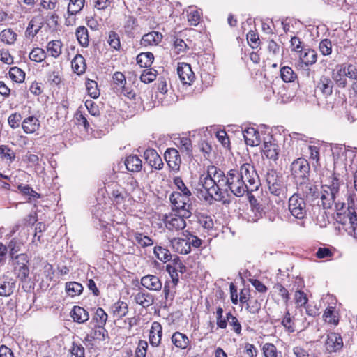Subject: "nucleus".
Masks as SVG:
<instances>
[{
	"mask_svg": "<svg viewBox=\"0 0 357 357\" xmlns=\"http://www.w3.org/2000/svg\"><path fill=\"white\" fill-rule=\"evenodd\" d=\"M337 195L328 189H321L320 197L321 206L325 209H329L335 204L337 211V222L343 225L344 230L349 235L357 239V215L355 208L356 201L357 200L356 195L355 192H351L347 195V208L343 212H341V211L344 208V203L335 202V198Z\"/></svg>",
	"mask_w": 357,
	"mask_h": 357,
	"instance_id": "nucleus-1",
	"label": "nucleus"
},
{
	"mask_svg": "<svg viewBox=\"0 0 357 357\" xmlns=\"http://www.w3.org/2000/svg\"><path fill=\"white\" fill-rule=\"evenodd\" d=\"M259 185L258 174L250 163H243L238 170L231 169L227 172V192L229 189L236 197H243L248 191L257 190Z\"/></svg>",
	"mask_w": 357,
	"mask_h": 357,
	"instance_id": "nucleus-2",
	"label": "nucleus"
},
{
	"mask_svg": "<svg viewBox=\"0 0 357 357\" xmlns=\"http://www.w3.org/2000/svg\"><path fill=\"white\" fill-rule=\"evenodd\" d=\"M227 174L215 165H208L206 172L201 174L199 185L205 191L204 199L206 201L213 199L225 204L227 201Z\"/></svg>",
	"mask_w": 357,
	"mask_h": 357,
	"instance_id": "nucleus-3",
	"label": "nucleus"
},
{
	"mask_svg": "<svg viewBox=\"0 0 357 357\" xmlns=\"http://www.w3.org/2000/svg\"><path fill=\"white\" fill-rule=\"evenodd\" d=\"M266 183L269 192L276 197L275 202H284L287 197V186L284 183L282 176L274 169H270L266 174Z\"/></svg>",
	"mask_w": 357,
	"mask_h": 357,
	"instance_id": "nucleus-4",
	"label": "nucleus"
},
{
	"mask_svg": "<svg viewBox=\"0 0 357 357\" xmlns=\"http://www.w3.org/2000/svg\"><path fill=\"white\" fill-rule=\"evenodd\" d=\"M192 194H183L181 192H172L169 196L172 211L183 215H192Z\"/></svg>",
	"mask_w": 357,
	"mask_h": 357,
	"instance_id": "nucleus-5",
	"label": "nucleus"
},
{
	"mask_svg": "<svg viewBox=\"0 0 357 357\" xmlns=\"http://www.w3.org/2000/svg\"><path fill=\"white\" fill-rule=\"evenodd\" d=\"M13 273L22 283L29 281V257L26 253H20L14 259H11Z\"/></svg>",
	"mask_w": 357,
	"mask_h": 357,
	"instance_id": "nucleus-6",
	"label": "nucleus"
},
{
	"mask_svg": "<svg viewBox=\"0 0 357 357\" xmlns=\"http://www.w3.org/2000/svg\"><path fill=\"white\" fill-rule=\"evenodd\" d=\"M248 199L250 204L252 211L255 217L259 218L265 213V209L267 205V199L263 192H259L258 188L254 191H248L247 193Z\"/></svg>",
	"mask_w": 357,
	"mask_h": 357,
	"instance_id": "nucleus-7",
	"label": "nucleus"
},
{
	"mask_svg": "<svg viewBox=\"0 0 357 357\" xmlns=\"http://www.w3.org/2000/svg\"><path fill=\"white\" fill-rule=\"evenodd\" d=\"M191 215H183L176 212L166 214L162 218L165 228L172 232H178L183 231L186 227L185 220L190 218Z\"/></svg>",
	"mask_w": 357,
	"mask_h": 357,
	"instance_id": "nucleus-8",
	"label": "nucleus"
},
{
	"mask_svg": "<svg viewBox=\"0 0 357 357\" xmlns=\"http://www.w3.org/2000/svg\"><path fill=\"white\" fill-rule=\"evenodd\" d=\"M310 169V167L308 161L303 158H298L294 160L291 165V175L296 183L308 181Z\"/></svg>",
	"mask_w": 357,
	"mask_h": 357,
	"instance_id": "nucleus-9",
	"label": "nucleus"
},
{
	"mask_svg": "<svg viewBox=\"0 0 357 357\" xmlns=\"http://www.w3.org/2000/svg\"><path fill=\"white\" fill-rule=\"evenodd\" d=\"M288 208L290 213L296 219L302 220L307 215L305 202L298 193H294L289 197Z\"/></svg>",
	"mask_w": 357,
	"mask_h": 357,
	"instance_id": "nucleus-10",
	"label": "nucleus"
},
{
	"mask_svg": "<svg viewBox=\"0 0 357 357\" xmlns=\"http://www.w3.org/2000/svg\"><path fill=\"white\" fill-rule=\"evenodd\" d=\"M166 271L172 278L173 287H176L179 281L178 273L186 272V267L178 256H176L170 263L166 266Z\"/></svg>",
	"mask_w": 357,
	"mask_h": 357,
	"instance_id": "nucleus-11",
	"label": "nucleus"
},
{
	"mask_svg": "<svg viewBox=\"0 0 357 357\" xmlns=\"http://www.w3.org/2000/svg\"><path fill=\"white\" fill-rule=\"evenodd\" d=\"M91 330L89 333L84 337V342L86 346L93 347L94 346V341H103L105 339V336L108 335V332L105 328V326L90 324Z\"/></svg>",
	"mask_w": 357,
	"mask_h": 357,
	"instance_id": "nucleus-12",
	"label": "nucleus"
},
{
	"mask_svg": "<svg viewBox=\"0 0 357 357\" xmlns=\"http://www.w3.org/2000/svg\"><path fill=\"white\" fill-rule=\"evenodd\" d=\"M340 318V310L336 308V306H328L322 314L324 324L333 328H335L339 324Z\"/></svg>",
	"mask_w": 357,
	"mask_h": 357,
	"instance_id": "nucleus-13",
	"label": "nucleus"
},
{
	"mask_svg": "<svg viewBox=\"0 0 357 357\" xmlns=\"http://www.w3.org/2000/svg\"><path fill=\"white\" fill-rule=\"evenodd\" d=\"M114 88L121 92L125 96L129 98H134L135 93L132 91H129L126 87V79L123 73L116 71L112 75Z\"/></svg>",
	"mask_w": 357,
	"mask_h": 357,
	"instance_id": "nucleus-14",
	"label": "nucleus"
},
{
	"mask_svg": "<svg viewBox=\"0 0 357 357\" xmlns=\"http://www.w3.org/2000/svg\"><path fill=\"white\" fill-rule=\"evenodd\" d=\"M343 346V340L340 333L331 332L327 335L325 347L329 353L339 351L342 349Z\"/></svg>",
	"mask_w": 357,
	"mask_h": 357,
	"instance_id": "nucleus-15",
	"label": "nucleus"
},
{
	"mask_svg": "<svg viewBox=\"0 0 357 357\" xmlns=\"http://www.w3.org/2000/svg\"><path fill=\"white\" fill-rule=\"evenodd\" d=\"M321 189H328L331 191L339 194L340 188L342 181L339 175L335 172H328L322 180Z\"/></svg>",
	"mask_w": 357,
	"mask_h": 357,
	"instance_id": "nucleus-16",
	"label": "nucleus"
},
{
	"mask_svg": "<svg viewBox=\"0 0 357 357\" xmlns=\"http://www.w3.org/2000/svg\"><path fill=\"white\" fill-rule=\"evenodd\" d=\"M165 160L168 167L174 172L180 169L181 158L179 152L174 148H168L164 154Z\"/></svg>",
	"mask_w": 357,
	"mask_h": 357,
	"instance_id": "nucleus-17",
	"label": "nucleus"
},
{
	"mask_svg": "<svg viewBox=\"0 0 357 357\" xmlns=\"http://www.w3.org/2000/svg\"><path fill=\"white\" fill-rule=\"evenodd\" d=\"M163 328L160 323L153 321L149 333V342L153 347H158L162 342Z\"/></svg>",
	"mask_w": 357,
	"mask_h": 357,
	"instance_id": "nucleus-18",
	"label": "nucleus"
},
{
	"mask_svg": "<svg viewBox=\"0 0 357 357\" xmlns=\"http://www.w3.org/2000/svg\"><path fill=\"white\" fill-rule=\"evenodd\" d=\"M298 183V190L307 199L314 200L319 197V192L317 185L309 182V180L300 181Z\"/></svg>",
	"mask_w": 357,
	"mask_h": 357,
	"instance_id": "nucleus-19",
	"label": "nucleus"
},
{
	"mask_svg": "<svg viewBox=\"0 0 357 357\" xmlns=\"http://www.w3.org/2000/svg\"><path fill=\"white\" fill-rule=\"evenodd\" d=\"M177 73L183 84L190 85L195 80V73L192 70L191 66L187 63H178Z\"/></svg>",
	"mask_w": 357,
	"mask_h": 357,
	"instance_id": "nucleus-20",
	"label": "nucleus"
},
{
	"mask_svg": "<svg viewBox=\"0 0 357 357\" xmlns=\"http://www.w3.org/2000/svg\"><path fill=\"white\" fill-rule=\"evenodd\" d=\"M144 158L146 162L152 168L157 170H160L163 168L164 163L162 160L154 149H147L144 153Z\"/></svg>",
	"mask_w": 357,
	"mask_h": 357,
	"instance_id": "nucleus-21",
	"label": "nucleus"
},
{
	"mask_svg": "<svg viewBox=\"0 0 357 357\" xmlns=\"http://www.w3.org/2000/svg\"><path fill=\"white\" fill-rule=\"evenodd\" d=\"M172 344L181 350H190L192 349L191 341L189 337L184 333L176 331L171 337Z\"/></svg>",
	"mask_w": 357,
	"mask_h": 357,
	"instance_id": "nucleus-22",
	"label": "nucleus"
},
{
	"mask_svg": "<svg viewBox=\"0 0 357 357\" xmlns=\"http://www.w3.org/2000/svg\"><path fill=\"white\" fill-rule=\"evenodd\" d=\"M333 82L330 77L327 76H321L316 84V91L327 98L333 93Z\"/></svg>",
	"mask_w": 357,
	"mask_h": 357,
	"instance_id": "nucleus-23",
	"label": "nucleus"
},
{
	"mask_svg": "<svg viewBox=\"0 0 357 357\" xmlns=\"http://www.w3.org/2000/svg\"><path fill=\"white\" fill-rule=\"evenodd\" d=\"M40 120L35 115L29 116L22 121V128L26 134H34L40 130Z\"/></svg>",
	"mask_w": 357,
	"mask_h": 357,
	"instance_id": "nucleus-24",
	"label": "nucleus"
},
{
	"mask_svg": "<svg viewBox=\"0 0 357 357\" xmlns=\"http://www.w3.org/2000/svg\"><path fill=\"white\" fill-rule=\"evenodd\" d=\"M140 282L144 288L150 291H159L162 287L161 280L154 275L149 274L143 276Z\"/></svg>",
	"mask_w": 357,
	"mask_h": 357,
	"instance_id": "nucleus-25",
	"label": "nucleus"
},
{
	"mask_svg": "<svg viewBox=\"0 0 357 357\" xmlns=\"http://www.w3.org/2000/svg\"><path fill=\"white\" fill-rule=\"evenodd\" d=\"M130 194L123 187L116 185L109 193V199L112 204L119 206L123 204Z\"/></svg>",
	"mask_w": 357,
	"mask_h": 357,
	"instance_id": "nucleus-26",
	"label": "nucleus"
},
{
	"mask_svg": "<svg viewBox=\"0 0 357 357\" xmlns=\"http://www.w3.org/2000/svg\"><path fill=\"white\" fill-rule=\"evenodd\" d=\"M172 250L181 255H187L190 252V248L188 244L186 237H174L169 240Z\"/></svg>",
	"mask_w": 357,
	"mask_h": 357,
	"instance_id": "nucleus-27",
	"label": "nucleus"
},
{
	"mask_svg": "<svg viewBox=\"0 0 357 357\" xmlns=\"http://www.w3.org/2000/svg\"><path fill=\"white\" fill-rule=\"evenodd\" d=\"M128 312V305L126 302L118 300L110 307V313L117 319H122Z\"/></svg>",
	"mask_w": 357,
	"mask_h": 357,
	"instance_id": "nucleus-28",
	"label": "nucleus"
},
{
	"mask_svg": "<svg viewBox=\"0 0 357 357\" xmlns=\"http://www.w3.org/2000/svg\"><path fill=\"white\" fill-rule=\"evenodd\" d=\"M134 301L137 304L146 308L154 303L155 298L151 294L142 290L134 295Z\"/></svg>",
	"mask_w": 357,
	"mask_h": 357,
	"instance_id": "nucleus-29",
	"label": "nucleus"
},
{
	"mask_svg": "<svg viewBox=\"0 0 357 357\" xmlns=\"http://www.w3.org/2000/svg\"><path fill=\"white\" fill-rule=\"evenodd\" d=\"M162 35L158 31H151L144 34L140 41L142 46H154L158 45L162 40Z\"/></svg>",
	"mask_w": 357,
	"mask_h": 357,
	"instance_id": "nucleus-30",
	"label": "nucleus"
},
{
	"mask_svg": "<svg viewBox=\"0 0 357 357\" xmlns=\"http://www.w3.org/2000/svg\"><path fill=\"white\" fill-rule=\"evenodd\" d=\"M70 315L73 320L78 324H84L89 319L88 311L79 305L73 306Z\"/></svg>",
	"mask_w": 357,
	"mask_h": 357,
	"instance_id": "nucleus-31",
	"label": "nucleus"
},
{
	"mask_svg": "<svg viewBox=\"0 0 357 357\" xmlns=\"http://www.w3.org/2000/svg\"><path fill=\"white\" fill-rule=\"evenodd\" d=\"M245 144L250 146H258L261 142L259 132L254 128H248L243 131Z\"/></svg>",
	"mask_w": 357,
	"mask_h": 357,
	"instance_id": "nucleus-32",
	"label": "nucleus"
},
{
	"mask_svg": "<svg viewBox=\"0 0 357 357\" xmlns=\"http://www.w3.org/2000/svg\"><path fill=\"white\" fill-rule=\"evenodd\" d=\"M15 282L13 280L7 275L0 278V296H9L13 292Z\"/></svg>",
	"mask_w": 357,
	"mask_h": 357,
	"instance_id": "nucleus-33",
	"label": "nucleus"
},
{
	"mask_svg": "<svg viewBox=\"0 0 357 357\" xmlns=\"http://www.w3.org/2000/svg\"><path fill=\"white\" fill-rule=\"evenodd\" d=\"M125 165L129 172H139L142 168V162L137 155H130L126 158Z\"/></svg>",
	"mask_w": 357,
	"mask_h": 357,
	"instance_id": "nucleus-34",
	"label": "nucleus"
},
{
	"mask_svg": "<svg viewBox=\"0 0 357 357\" xmlns=\"http://www.w3.org/2000/svg\"><path fill=\"white\" fill-rule=\"evenodd\" d=\"M94 6L99 14H101V11L103 10L104 13L102 15V16L99 17V20H107L110 14L111 1L109 0H96Z\"/></svg>",
	"mask_w": 357,
	"mask_h": 357,
	"instance_id": "nucleus-35",
	"label": "nucleus"
},
{
	"mask_svg": "<svg viewBox=\"0 0 357 357\" xmlns=\"http://www.w3.org/2000/svg\"><path fill=\"white\" fill-rule=\"evenodd\" d=\"M46 49L51 56L56 59L62 53L63 43L60 40H51L47 43Z\"/></svg>",
	"mask_w": 357,
	"mask_h": 357,
	"instance_id": "nucleus-36",
	"label": "nucleus"
},
{
	"mask_svg": "<svg viewBox=\"0 0 357 357\" xmlns=\"http://www.w3.org/2000/svg\"><path fill=\"white\" fill-rule=\"evenodd\" d=\"M300 59L306 66L314 64L317 60V54L312 49H306L301 52Z\"/></svg>",
	"mask_w": 357,
	"mask_h": 357,
	"instance_id": "nucleus-37",
	"label": "nucleus"
},
{
	"mask_svg": "<svg viewBox=\"0 0 357 357\" xmlns=\"http://www.w3.org/2000/svg\"><path fill=\"white\" fill-rule=\"evenodd\" d=\"M71 66L75 73L77 75L83 74L86 68L85 59L79 54H76L72 60Z\"/></svg>",
	"mask_w": 357,
	"mask_h": 357,
	"instance_id": "nucleus-38",
	"label": "nucleus"
},
{
	"mask_svg": "<svg viewBox=\"0 0 357 357\" xmlns=\"http://www.w3.org/2000/svg\"><path fill=\"white\" fill-rule=\"evenodd\" d=\"M227 324L231 328V330L238 336L242 335V326L235 315H234L231 312L227 313Z\"/></svg>",
	"mask_w": 357,
	"mask_h": 357,
	"instance_id": "nucleus-39",
	"label": "nucleus"
},
{
	"mask_svg": "<svg viewBox=\"0 0 357 357\" xmlns=\"http://www.w3.org/2000/svg\"><path fill=\"white\" fill-rule=\"evenodd\" d=\"M108 319V315L102 307L96 309L94 314L92 316L90 324H96L105 326Z\"/></svg>",
	"mask_w": 357,
	"mask_h": 357,
	"instance_id": "nucleus-40",
	"label": "nucleus"
},
{
	"mask_svg": "<svg viewBox=\"0 0 357 357\" xmlns=\"http://www.w3.org/2000/svg\"><path fill=\"white\" fill-rule=\"evenodd\" d=\"M264 357H283L282 354L273 343L266 342L261 347Z\"/></svg>",
	"mask_w": 357,
	"mask_h": 357,
	"instance_id": "nucleus-41",
	"label": "nucleus"
},
{
	"mask_svg": "<svg viewBox=\"0 0 357 357\" xmlns=\"http://www.w3.org/2000/svg\"><path fill=\"white\" fill-rule=\"evenodd\" d=\"M24 246V243L16 238H13L10 241L8 245L7 246L8 250H9V257L11 259H14L16 256H18L19 252L22 250Z\"/></svg>",
	"mask_w": 357,
	"mask_h": 357,
	"instance_id": "nucleus-42",
	"label": "nucleus"
},
{
	"mask_svg": "<svg viewBox=\"0 0 357 357\" xmlns=\"http://www.w3.org/2000/svg\"><path fill=\"white\" fill-rule=\"evenodd\" d=\"M278 146L275 143L264 142L262 151L264 155L268 159L276 160L278 156Z\"/></svg>",
	"mask_w": 357,
	"mask_h": 357,
	"instance_id": "nucleus-43",
	"label": "nucleus"
},
{
	"mask_svg": "<svg viewBox=\"0 0 357 357\" xmlns=\"http://www.w3.org/2000/svg\"><path fill=\"white\" fill-rule=\"evenodd\" d=\"M154 61V56L153 53L142 52L137 56V63L141 68H149L151 66Z\"/></svg>",
	"mask_w": 357,
	"mask_h": 357,
	"instance_id": "nucleus-44",
	"label": "nucleus"
},
{
	"mask_svg": "<svg viewBox=\"0 0 357 357\" xmlns=\"http://www.w3.org/2000/svg\"><path fill=\"white\" fill-rule=\"evenodd\" d=\"M132 232L135 242L139 247L145 248L153 245V240L149 236L139 231H134L133 230Z\"/></svg>",
	"mask_w": 357,
	"mask_h": 357,
	"instance_id": "nucleus-45",
	"label": "nucleus"
},
{
	"mask_svg": "<svg viewBox=\"0 0 357 357\" xmlns=\"http://www.w3.org/2000/svg\"><path fill=\"white\" fill-rule=\"evenodd\" d=\"M280 73L281 79L286 83L294 82L298 77L297 74L289 66L281 67Z\"/></svg>",
	"mask_w": 357,
	"mask_h": 357,
	"instance_id": "nucleus-46",
	"label": "nucleus"
},
{
	"mask_svg": "<svg viewBox=\"0 0 357 357\" xmlns=\"http://www.w3.org/2000/svg\"><path fill=\"white\" fill-rule=\"evenodd\" d=\"M0 157L6 162L12 163L15 159V152L8 145H0Z\"/></svg>",
	"mask_w": 357,
	"mask_h": 357,
	"instance_id": "nucleus-47",
	"label": "nucleus"
},
{
	"mask_svg": "<svg viewBox=\"0 0 357 357\" xmlns=\"http://www.w3.org/2000/svg\"><path fill=\"white\" fill-rule=\"evenodd\" d=\"M9 77L13 82L22 83L25 79V72L17 66L11 67L8 72Z\"/></svg>",
	"mask_w": 357,
	"mask_h": 357,
	"instance_id": "nucleus-48",
	"label": "nucleus"
},
{
	"mask_svg": "<svg viewBox=\"0 0 357 357\" xmlns=\"http://www.w3.org/2000/svg\"><path fill=\"white\" fill-rule=\"evenodd\" d=\"M153 253L160 261L164 263L171 261L172 255L169 250L166 248H163L162 246H155L153 249Z\"/></svg>",
	"mask_w": 357,
	"mask_h": 357,
	"instance_id": "nucleus-49",
	"label": "nucleus"
},
{
	"mask_svg": "<svg viewBox=\"0 0 357 357\" xmlns=\"http://www.w3.org/2000/svg\"><path fill=\"white\" fill-rule=\"evenodd\" d=\"M183 236L186 237L190 248H199L202 247L203 241L198 236L192 234L190 231L185 230L182 233Z\"/></svg>",
	"mask_w": 357,
	"mask_h": 357,
	"instance_id": "nucleus-50",
	"label": "nucleus"
},
{
	"mask_svg": "<svg viewBox=\"0 0 357 357\" xmlns=\"http://www.w3.org/2000/svg\"><path fill=\"white\" fill-rule=\"evenodd\" d=\"M76 36L79 43L82 47H87L89 43L88 29L84 26H79L76 30Z\"/></svg>",
	"mask_w": 357,
	"mask_h": 357,
	"instance_id": "nucleus-51",
	"label": "nucleus"
},
{
	"mask_svg": "<svg viewBox=\"0 0 357 357\" xmlns=\"http://www.w3.org/2000/svg\"><path fill=\"white\" fill-rule=\"evenodd\" d=\"M294 319V317L291 316L289 310L284 313L281 324L289 333H294L296 331Z\"/></svg>",
	"mask_w": 357,
	"mask_h": 357,
	"instance_id": "nucleus-52",
	"label": "nucleus"
},
{
	"mask_svg": "<svg viewBox=\"0 0 357 357\" xmlns=\"http://www.w3.org/2000/svg\"><path fill=\"white\" fill-rule=\"evenodd\" d=\"M17 39V33L11 29H6L0 33V40L2 43L11 45L13 44Z\"/></svg>",
	"mask_w": 357,
	"mask_h": 357,
	"instance_id": "nucleus-53",
	"label": "nucleus"
},
{
	"mask_svg": "<svg viewBox=\"0 0 357 357\" xmlns=\"http://www.w3.org/2000/svg\"><path fill=\"white\" fill-rule=\"evenodd\" d=\"M66 291L69 296L74 297L81 294L83 291V287L79 282H68L66 284Z\"/></svg>",
	"mask_w": 357,
	"mask_h": 357,
	"instance_id": "nucleus-54",
	"label": "nucleus"
},
{
	"mask_svg": "<svg viewBox=\"0 0 357 357\" xmlns=\"http://www.w3.org/2000/svg\"><path fill=\"white\" fill-rule=\"evenodd\" d=\"M178 148L182 153L191 155L192 152V141L189 137H181L178 139Z\"/></svg>",
	"mask_w": 357,
	"mask_h": 357,
	"instance_id": "nucleus-55",
	"label": "nucleus"
},
{
	"mask_svg": "<svg viewBox=\"0 0 357 357\" xmlns=\"http://www.w3.org/2000/svg\"><path fill=\"white\" fill-rule=\"evenodd\" d=\"M75 123L78 126H82L85 130L88 131L90 128V123L87 120L84 112L82 111L81 107L78 108L75 114Z\"/></svg>",
	"mask_w": 357,
	"mask_h": 357,
	"instance_id": "nucleus-56",
	"label": "nucleus"
},
{
	"mask_svg": "<svg viewBox=\"0 0 357 357\" xmlns=\"http://www.w3.org/2000/svg\"><path fill=\"white\" fill-rule=\"evenodd\" d=\"M86 87L88 94L92 98L96 99L100 96V91L98 87V83L96 81L88 79L86 81Z\"/></svg>",
	"mask_w": 357,
	"mask_h": 357,
	"instance_id": "nucleus-57",
	"label": "nucleus"
},
{
	"mask_svg": "<svg viewBox=\"0 0 357 357\" xmlns=\"http://www.w3.org/2000/svg\"><path fill=\"white\" fill-rule=\"evenodd\" d=\"M46 52L40 47L33 48L29 53V59L36 63H40L46 58Z\"/></svg>",
	"mask_w": 357,
	"mask_h": 357,
	"instance_id": "nucleus-58",
	"label": "nucleus"
},
{
	"mask_svg": "<svg viewBox=\"0 0 357 357\" xmlns=\"http://www.w3.org/2000/svg\"><path fill=\"white\" fill-rule=\"evenodd\" d=\"M157 70L152 68H146L140 75V80L146 84L153 82L157 77Z\"/></svg>",
	"mask_w": 357,
	"mask_h": 357,
	"instance_id": "nucleus-59",
	"label": "nucleus"
},
{
	"mask_svg": "<svg viewBox=\"0 0 357 357\" xmlns=\"http://www.w3.org/2000/svg\"><path fill=\"white\" fill-rule=\"evenodd\" d=\"M244 305L248 312L255 314L260 311L261 304L257 299L251 297Z\"/></svg>",
	"mask_w": 357,
	"mask_h": 357,
	"instance_id": "nucleus-60",
	"label": "nucleus"
},
{
	"mask_svg": "<svg viewBox=\"0 0 357 357\" xmlns=\"http://www.w3.org/2000/svg\"><path fill=\"white\" fill-rule=\"evenodd\" d=\"M22 116L18 112L11 113L8 117V123L12 129H16L22 125Z\"/></svg>",
	"mask_w": 357,
	"mask_h": 357,
	"instance_id": "nucleus-61",
	"label": "nucleus"
},
{
	"mask_svg": "<svg viewBox=\"0 0 357 357\" xmlns=\"http://www.w3.org/2000/svg\"><path fill=\"white\" fill-rule=\"evenodd\" d=\"M273 289L282 299V301L287 303L290 299V294L289 291L280 283L277 282L273 286Z\"/></svg>",
	"mask_w": 357,
	"mask_h": 357,
	"instance_id": "nucleus-62",
	"label": "nucleus"
},
{
	"mask_svg": "<svg viewBox=\"0 0 357 357\" xmlns=\"http://www.w3.org/2000/svg\"><path fill=\"white\" fill-rule=\"evenodd\" d=\"M84 3V0H70L68 13L70 15H75L82 9Z\"/></svg>",
	"mask_w": 357,
	"mask_h": 357,
	"instance_id": "nucleus-63",
	"label": "nucleus"
},
{
	"mask_svg": "<svg viewBox=\"0 0 357 357\" xmlns=\"http://www.w3.org/2000/svg\"><path fill=\"white\" fill-rule=\"evenodd\" d=\"M198 148L206 159H208L211 157L213 146L208 142L205 140L200 141L198 144Z\"/></svg>",
	"mask_w": 357,
	"mask_h": 357,
	"instance_id": "nucleus-64",
	"label": "nucleus"
}]
</instances>
